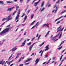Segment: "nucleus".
<instances>
[{
    "label": "nucleus",
    "instance_id": "9",
    "mask_svg": "<svg viewBox=\"0 0 66 66\" xmlns=\"http://www.w3.org/2000/svg\"><path fill=\"white\" fill-rule=\"evenodd\" d=\"M39 60H40V59L39 58L38 59L37 58V59L35 61V65H36L38 63V62H39Z\"/></svg>",
    "mask_w": 66,
    "mask_h": 66
},
{
    "label": "nucleus",
    "instance_id": "5",
    "mask_svg": "<svg viewBox=\"0 0 66 66\" xmlns=\"http://www.w3.org/2000/svg\"><path fill=\"white\" fill-rule=\"evenodd\" d=\"M11 15H9L6 19L7 20H8L6 21V22H7V21H9V20H10L11 19H12L13 18L12 17L11 18Z\"/></svg>",
    "mask_w": 66,
    "mask_h": 66
},
{
    "label": "nucleus",
    "instance_id": "8",
    "mask_svg": "<svg viewBox=\"0 0 66 66\" xmlns=\"http://www.w3.org/2000/svg\"><path fill=\"white\" fill-rule=\"evenodd\" d=\"M14 8H15V7L14 6H13L11 8H8L7 9V11H12V9H14Z\"/></svg>",
    "mask_w": 66,
    "mask_h": 66
},
{
    "label": "nucleus",
    "instance_id": "64",
    "mask_svg": "<svg viewBox=\"0 0 66 66\" xmlns=\"http://www.w3.org/2000/svg\"><path fill=\"white\" fill-rule=\"evenodd\" d=\"M55 11V10H54L52 11V13H53Z\"/></svg>",
    "mask_w": 66,
    "mask_h": 66
},
{
    "label": "nucleus",
    "instance_id": "3",
    "mask_svg": "<svg viewBox=\"0 0 66 66\" xmlns=\"http://www.w3.org/2000/svg\"><path fill=\"white\" fill-rule=\"evenodd\" d=\"M61 27H62V26H61L58 28H57V30H58V29H59L57 30L56 33H58V32H59V31H60V30L62 31H63V30H64V28L63 27L62 28H61Z\"/></svg>",
    "mask_w": 66,
    "mask_h": 66
},
{
    "label": "nucleus",
    "instance_id": "63",
    "mask_svg": "<svg viewBox=\"0 0 66 66\" xmlns=\"http://www.w3.org/2000/svg\"><path fill=\"white\" fill-rule=\"evenodd\" d=\"M13 65H14V64L13 63H12V64H11L10 65V66H13Z\"/></svg>",
    "mask_w": 66,
    "mask_h": 66
},
{
    "label": "nucleus",
    "instance_id": "19",
    "mask_svg": "<svg viewBox=\"0 0 66 66\" xmlns=\"http://www.w3.org/2000/svg\"><path fill=\"white\" fill-rule=\"evenodd\" d=\"M65 12H66V10H64L63 11H62L60 13V14H63Z\"/></svg>",
    "mask_w": 66,
    "mask_h": 66
},
{
    "label": "nucleus",
    "instance_id": "6",
    "mask_svg": "<svg viewBox=\"0 0 66 66\" xmlns=\"http://www.w3.org/2000/svg\"><path fill=\"white\" fill-rule=\"evenodd\" d=\"M39 22H37L35 26H34L32 27L31 29H33V28H35V27H36V28H37V27H38V25H39Z\"/></svg>",
    "mask_w": 66,
    "mask_h": 66
},
{
    "label": "nucleus",
    "instance_id": "18",
    "mask_svg": "<svg viewBox=\"0 0 66 66\" xmlns=\"http://www.w3.org/2000/svg\"><path fill=\"white\" fill-rule=\"evenodd\" d=\"M31 59L30 58V59L28 60H27L24 61V63H27V62H28V61H30L31 60Z\"/></svg>",
    "mask_w": 66,
    "mask_h": 66
},
{
    "label": "nucleus",
    "instance_id": "7",
    "mask_svg": "<svg viewBox=\"0 0 66 66\" xmlns=\"http://www.w3.org/2000/svg\"><path fill=\"white\" fill-rule=\"evenodd\" d=\"M17 48L16 47H14L11 50H10V51H12V52H14V51H15V50H16Z\"/></svg>",
    "mask_w": 66,
    "mask_h": 66
},
{
    "label": "nucleus",
    "instance_id": "33",
    "mask_svg": "<svg viewBox=\"0 0 66 66\" xmlns=\"http://www.w3.org/2000/svg\"><path fill=\"white\" fill-rule=\"evenodd\" d=\"M10 60H9V61H6V62H5V64H6V63H7V64H9V61H10Z\"/></svg>",
    "mask_w": 66,
    "mask_h": 66
},
{
    "label": "nucleus",
    "instance_id": "15",
    "mask_svg": "<svg viewBox=\"0 0 66 66\" xmlns=\"http://www.w3.org/2000/svg\"><path fill=\"white\" fill-rule=\"evenodd\" d=\"M44 4H45V2H44V1H43V2H42V3L41 7H43V6H44Z\"/></svg>",
    "mask_w": 66,
    "mask_h": 66
},
{
    "label": "nucleus",
    "instance_id": "42",
    "mask_svg": "<svg viewBox=\"0 0 66 66\" xmlns=\"http://www.w3.org/2000/svg\"><path fill=\"white\" fill-rule=\"evenodd\" d=\"M61 22V21H59L57 22L56 23V24H59V23H60Z\"/></svg>",
    "mask_w": 66,
    "mask_h": 66
},
{
    "label": "nucleus",
    "instance_id": "59",
    "mask_svg": "<svg viewBox=\"0 0 66 66\" xmlns=\"http://www.w3.org/2000/svg\"><path fill=\"white\" fill-rule=\"evenodd\" d=\"M45 26H46V24H45L43 26V27H45Z\"/></svg>",
    "mask_w": 66,
    "mask_h": 66
},
{
    "label": "nucleus",
    "instance_id": "48",
    "mask_svg": "<svg viewBox=\"0 0 66 66\" xmlns=\"http://www.w3.org/2000/svg\"><path fill=\"white\" fill-rule=\"evenodd\" d=\"M29 64V62L27 63H25V65H28Z\"/></svg>",
    "mask_w": 66,
    "mask_h": 66
},
{
    "label": "nucleus",
    "instance_id": "10",
    "mask_svg": "<svg viewBox=\"0 0 66 66\" xmlns=\"http://www.w3.org/2000/svg\"><path fill=\"white\" fill-rule=\"evenodd\" d=\"M45 48L46 49L44 51H48L49 50V45H48L45 47Z\"/></svg>",
    "mask_w": 66,
    "mask_h": 66
},
{
    "label": "nucleus",
    "instance_id": "14",
    "mask_svg": "<svg viewBox=\"0 0 66 66\" xmlns=\"http://www.w3.org/2000/svg\"><path fill=\"white\" fill-rule=\"evenodd\" d=\"M33 46H30L29 48V51L31 52V50L32 49V48H33Z\"/></svg>",
    "mask_w": 66,
    "mask_h": 66
},
{
    "label": "nucleus",
    "instance_id": "38",
    "mask_svg": "<svg viewBox=\"0 0 66 66\" xmlns=\"http://www.w3.org/2000/svg\"><path fill=\"white\" fill-rule=\"evenodd\" d=\"M21 55V53H19L17 54L18 56H19V55Z\"/></svg>",
    "mask_w": 66,
    "mask_h": 66
},
{
    "label": "nucleus",
    "instance_id": "55",
    "mask_svg": "<svg viewBox=\"0 0 66 66\" xmlns=\"http://www.w3.org/2000/svg\"><path fill=\"white\" fill-rule=\"evenodd\" d=\"M65 50H63V51L61 53H63L64 52V51H65Z\"/></svg>",
    "mask_w": 66,
    "mask_h": 66
},
{
    "label": "nucleus",
    "instance_id": "45",
    "mask_svg": "<svg viewBox=\"0 0 66 66\" xmlns=\"http://www.w3.org/2000/svg\"><path fill=\"white\" fill-rule=\"evenodd\" d=\"M4 22L1 26V27H2V26H3V25H4V24L5 23V22Z\"/></svg>",
    "mask_w": 66,
    "mask_h": 66
},
{
    "label": "nucleus",
    "instance_id": "11",
    "mask_svg": "<svg viewBox=\"0 0 66 66\" xmlns=\"http://www.w3.org/2000/svg\"><path fill=\"white\" fill-rule=\"evenodd\" d=\"M27 40H25L24 41L23 43L22 44V45H21V47H22L23 46H24V45H25V44H26V42Z\"/></svg>",
    "mask_w": 66,
    "mask_h": 66
},
{
    "label": "nucleus",
    "instance_id": "47",
    "mask_svg": "<svg viewBox=\"0 0 66 66\" xmlns=\"http://www.w3.org/2000/svg\"><path fill=\"white\" fill-rule=\"evenodd\" d=\"M21 58H20V59L19 60V61H18V62L19 63V62H20V61H21Z\"/></svg>",
    "mask_w": 66,
    "mask_h": 66
},
{
    "label": "nucleus",
    "instance_id": "49",
    "mask_svg": "<svg viewBox=\"0 0 66 66\" xmlns=\"http://www.w3.org/2000/svg\"><path fill=\"white\" fill-rule=\"evenodd\" d=\"M10 26H11V24H10L9 25H8L7 27L6 28H8V27H10Z\"/></svg>",
    "mask_w": 66,
    "mask_h": 66
},
{
    "label": "nucleus",
    "instance_id": "37",
    "mask_svg": "<svg viewBox=\"0 0 66 66\" xmlns=\"http://www.w3.org/2000/svg\"><path fill=\"white\" fill-rule=\"evenodd\" d=\"M62 32H61L60 35V36L59 37V38H61V37L62 36Z\"/></svg>",
    "mask_w": 66,
    "mask_h": 66
},
{
    "label": "nucleus",
    "instance_id": "35",
    "mask_svg": "<svg viewBox=\"0 0 66 66\" xmlns=\"http://www.w3.org/2000/svg\"><path fill=\"white\" fill-rule=\"evenodd\" d=\"M16 12H17V11H14L13 13V14H12V15L13 16V15H14L16 13Z\"/></svg>",
    "mask_w": 66,
    "mask_h": 66
},
{
    "label": "nucleus",
    "instance_id": "56",
    "mask_svg": "<svg viewBox=\"0 0 66 66\" xmlns=\"http://www.w3.org/2000/svg\"><path fill=\"white\" fill-rule=\"evenodd\" d=\"M23 65V64H21L19 65L20 66H22Z\"/></svg>",
    "mask_w": 66,
    "mask_h": 66
},
{
    "label": "nucleus",
    "instance_id": "23",
    "mask_svg": "<svg viewBox=\"0 0 66 66\" xmlns=\"http://www.w3.org/2000/svg\"><path fill=\"white\" fill-rule=\"evenodd\" d=\"M36 21H33L32 23H31L30 25V26H32V25H33L34 24V23H35V22Z\"/></svg>",
    "mask_w": 66,
    "mask_h": 66
},
{
    "label": "nucleus",
    "instance_id": "2",
    "mask_svg": "<svg viewBox=\"0 0 66 66\" xmlns=\"http://www.w3.org/2000/svg\"><path fill=\"white\" fill-rule=\"evenodd\" d=\"M18 14L17 15V16L16 17L15 20L16 21V22H17L19 21V14H20V10H19L18 12ZM17 20V21H16Z\"/></svg>",
    "mask_w": 66,
    "mask_h": 66
},
{
    "label": "nucleus",
    "instance_id": "39",
    "mask_svg": "<svg viewBox=\"0 0 66 66\" xmlns=\"http://www.w3.org/2000/svg\"><path fill=\"white\" fill-rule=\"evenodd\" d=\"M25 15V14H24V13H23L22 15L21 16V17H23V16H24Z\"/></svg>",
    "mask_w": 66,
    "mask_h": 66
},
{
    "label": "nucleus",
    "instance_id": "1",
    "mask_svg": "<svg viewBox=\"0 0 66 66\" xmlns=\"http://www.w3.org/2000/svg\"><path fill=\"white\" fill-rule=\"evenodd\" d=\"M10 30H11V28H8L5 29L0 33V35H3L4 34H5V33L7 32H9Z\"/></svg>",
    "mask_w": 66,
    "mask_h": 66
},
{
    "label": "nucleus",
    "instance_id": "4",
    "mask_svg": "<svg viewBox=\"0 0 66 66\" xmlns=\"http://www.w3.org/2000/svg\"><path fill=\"white\" fill-rule=\"evenodd\" d=\"M59 34H58L56 36L54 37H53L52 39V40H53V42H54H54H55V41H56V40H58L59 39H57L56 40V39H55V38H56V37H57V36H59Z\"/></svg>",
    "mask_w": 66,
    "mask_h": 66
},
{
    "label": "nucleus",
    "instance_id": "22",
    "mask_svg": "<svg viewBox=\"0 0 66 66\" xmlns=\"http://www.w3.org/2000/svg\"><path fill=\"white\" fill-rule=\"evenodd\" d=\"M6 2L7 3H13V2H12V1L10 2V1H6Z\"/></svg>",
    "mask_w": 66,
    "mask_h": 66
},
{
    "label": "nucleus",
    "instance_id": "44",
    "mask_svg": "<svg viewBox=\"0 0 66 66\" xmlns=\"http://www.w3.org/2000/svg\"><path fill=\"white\" fill-rule=\"evenodd\" d=\"M63 55H62L61 57H60V61H61V60L62 59V57H63Z\"/></svg>",
    "mask_w": 66,
    "mask_h": 66
},
{
    "label": "nucleus",
    "instance_id": "40",
    "mask_svg": "<svg viewBox=\"0 0 66 66\" xmlns=\"http://www.w3.org/2000/svg\"><path fill=\"white\" fill-rule=\"evenodd\" d=\"M45 10V8L43 7V8L42 9V10H41L40 12H42L43 11V10Z\"/></svg>",
    "mask_w": 66,
    "mask_h": 66
},
{
    "label": "nucleus",
    "instance_id": "52",
    "mask_svg": "<svg viewBox=\"0 0 66 66\" xmlns=\"http://www.w3.org/2000/svg\"><path fill=\"white\" fill-rule=\"evenodd\" d=\"M59 2H60V0H59L58 1L56 2V4L57 3H59Z\"/></svg>",
    "mask_w": 66,
    "mask_h": 66
},
{
    "label": "nucleus",
    "instance_id": "31",
    "mask_svg": "<svg viewBox=\"0 0 66 66\" xmlns=\"http://www.w3.org/2000/svg\"><path fill=\"white\" fill-rule=\"evenodd\" d=\"M5 20H7L5 18H4L3 19L2 21H4Z\"/></svg>",
    "mask_w": 66,
    "mask_h": 66
},
{
    "label": "nucleus",
    "instance_id": "41",
    "mask_svg": "<svg viewBox=\"0 0 66 66\" xmlns=\"http://www.w3.org/2000/svg\"><path fill=\"white\" fill-rule=\"evenodd\" d=\"M5 40H3V41L2 43H0V44H1V45H2V44H3V43H4V41H5Z\"/></svg>",
    "mask_w": 66,
    "mask_h": 66
},
{
    "label": "nucleus",
    "instance_id": "30",
    "mask_svg": "<svg viewBox=\"0 0 66 66\" xmlns=\"http://www.w3.org/2000/svg\"><path fill=\"white\" fill-rule=\"evenodd\" d=\"M27 16H25V17L24 18V20H27Z\"/></svg>",
    "mask_w": 66,
    "mask_h": 66
},
{
    "label": "nucleus",
    "instance_id": "25",
    "mask_svg": "<svg viewBox=\"0 0 66 66\" xmlns=\"http://www.w3.org/2000/svg\"><path fill=\"white\" fill-rule=\"evenodd\" d=\"M44 42H43L41 44L39 45V46H40V47H41V46H43V45L44 44Z\"/></svg>",
    "mask_w": 66,
    "mask_h": 66
},
{
    "label": "nucleus",
    "instance_id": "46",
    "mask_svg": "<svg viewBox=\"0 0 66 66\" xmlns=\"http://www.w3.org/2000/svg\"><path fill=\"white\" fill-rule=\"evenodd\" d=\"M4 22L1 26V27H2V26H3V25H4V24L5 23V22Z\"/></svg>",
    "mask_w": 66,
    "mask_h": 66
},
{
    "label": "nucleus",
    "instance_id": "27",
    "mask_svg": "<svg viewBox=\"0 0 66 66\" xmlns=\"http://www.w3.org/2000/svg\"><path fill=\"white\" fill-rule=\"evenodd\" d=\"M16 10H18L19 8V7L18 6H16Z\"/></svg>",
    "mask_w": 66,
    "mask_h": 66
},
{
    "label": "nucleus",
    "instance_id": "57",
    "mask_svg": "<svg viewBox=\"0 0 66 66\" xmlns=\"http://www.w3.org/2000/svg\"><path fill=\"white\" fill-rule=\"evenodd\" d=\"M20 1L21 3L22 2V1H23V0H20Z\"/></svg>",
    "mask_w": 66,
    "mask_h": 66
},
{
    "label": "nucleus",
    "instance_id": "32",
    "mask_svg": "<svg viewBox=\"0 0 66 66\" xmlns=\"http://www.w3.org/2000/svg\"><path fill=\"white\" fill-rule=\"evenodd\" d=\"M62 47H63V46H62L60 47L59 48H57V50H58V49H59V50H60V49H61Z\"/></svg>",
    "mask_w": 66,
    "mask_h": 66
},
{
    "label": "nucleus",
    "instance_id": "36",
    "mask_svg": "<svg viewBox=\"0 0 66 66\" xmlns=\"http://www.w3.org/2000/svg\"><path fill=\"white\" fill-rule=\"evenodd\" d=\"M16 12H17V11H14L13 13V14H12V15L13 16V15H14L16 13Z\"/></svg>",
    "mask_w": 66,
    "mask_h": 66
},
{
    "label": "nucleus",
    "instance_id": "50",
    "mask_svg": "<svg viewBox=\"0 0 66 66\" xmlns=\"http://www.w3.org/2000/svg\"><path fill=\"white\" fill-rule=\"evenodd\" d=\"M63 62V61L62 60V61H61V63L59 65V66H61V65H62V63Z\"/></svg>",
    "mask_w": 66,
    "mask_h": 66
},
{
    "label": "nucleus",
    "instance_id": "17",
    "mask_svg": "<svg viewBox=\"0 0 66 66\" xmlns=\"http://www.w3.org/2000/svg\"><path fill=\"white\" fill-rule=\"evenodd\" d=\"M14 52H13L11 55V56L9 57V60H11L12 59H10V58H11V57H12V55H13V54H14Z\"/></svg>",
    "mask_w": 66,
    "mask_h": 66
},
{
    "label": "nucleus",
    "instance_id": "58",
    "mask_svg": "<svg viewBox=\"0 0 66 66\" xmlns=\"http://www.w3.org/2000/svg\"><path fill=\"white\" fill-rule=\"evenodd\" d=\"M34 38H35V37H34L32 39L31 41H33V40H34Z\"/></svg>",
    "mask_w": 66,
    "mask_h": 66
},
{
    "label": "nucleus",
    "instance_id": "51",
    "mask_svg": "<svg viewBox=\"0 0 66 66\" xmlns=\"http://www.w3.org/2000/svg\"><path fill=\"white\" fill-rule=\"evenodd\" d=\"M45 26H49V23H48L46 24H45Z\"/></svg>",
    "mask_w": 66,
    "mask_h": 66
},
{
    "label": "nucleus",
    "instance_id": "16",
    "mask_svg": "<svg viewBox=\"0 0 66 66\" xmlns=\"http://www.w3.org/2000/svg\"><path fill=\"white\" fill-rule=\"evenodd\" d=\"M3 2H4L2 1H0V3H1V4L2 5H3V4L4 5H5V4Z\"/></svg>",
    "mask_w": 66,
    "mask_h": 66
},
{
    "label": "nucleus",
    "instance_id": "34",
    "mask_svg": "<svg viewBox=\"0 0 66 66\" xmlns=\"http://www.w3.org/2000/svg\"><path fill=\"white\" fill-rule=\"evenodd\" d=\"M41 36V35H40L38 37V38L37 39H38V40L39 39V38H40V36Z\"/></svg>",
    "mask_w": 66,
    "mask_h": 66
},
{
    "label": "nucleus",
    "instance_id": "29",
    "mask_svg": "<svg viewBox=\"0 0 66 66\" xmlns=\"http://www.w3.org/2000/svg\"><path fill=\"white\" fill-rule=\"evenodd\" d=\"M36 8H37L36 9V10H34V11H33L34 13H35V12H36V11H37V9H38V7H36Z\"/></svg>",
    "mask_w": 66,
    "mask_h": 66
},
{
    "label": "nucleus",
    "instance_id": "13",
    "mask_svg": "<svg viewBox=\"0 0 66 66\" xmlns=\"http://www.w3.org/2000/svg\"><path fill=\"white\" fill-rule=\"evenodd\" d=\"M5 63V61H4L3 62V61L2 60V61H1L0 62V64H2V65H4V63Z\"/></svg>",
    "mask_w": 66,
    "mask_h": 66
},
{
    "label": "nucleus",
    "instance_id": "60",
    "mask_svg": "<svg viewBox=\"0 0 66 66\" xmlns=\"http://www.w3.org/2000/svg\"><path fill=\"white\" fill-rule=\"evenodd\" d=\"M26 34H27V32H25L24 33V35H26Z\"/></svg>",
    "mask_w": 66,
    "mask_h": 66
},
{
    "label": "nucleus",
    "instance_id": "53",
    "mask_svg": "<svg viewBox=\"0 0 66 66\" xmlns=\"http://www.w3.org/2000/svg\"><path fill=\"white\" fill-rule=\"evenodd\" d=\"M35 43H34L32 45H31V46H32V47H33L34 45H35Z\"/></svg>",
    "mask_w": 66,
    "mask_h": 66
},
{
    "label": "nucleus",
    "instance_id": "26",
    "mask_svg": "<svg viewBox=\"0 0 66 66\" xmlns=\"http://www.w3.org/2000/svg\"><path fill=\"white\" fill-rule=\"evenodd\" d=\"M49 33V32L48 31L47 33V34L45 36V37H46L47 36V35H48Z\"/></svg>",
    "mask_w": 66,
    "mask_h": 66
},
{
    "label": "nucleus",
    "instance_id": "24",
    "mask_svg": "<svg viewBox=\"0 0 66 66\" xmlns=\"http://www.w3.org/2000/svg\"><path fill=\"white\" fill-rule=\"evenodd\" d=\"M64 43V41H63L59 45V46H58V47H60V46H61V45L62 44H63V43Z\"/></svg>",
    "mask_w": 66,
    "mask_h": 66
},
{
    "label": "nucleus",
    "instance_id": "20",
    "mask_svg": "<svg viewBox=\"0 0 66 66\" xmlns=\"http://www.w3.org/2000/svg\"><path fill=\"white\" fill-rule=\"evenodd\" d=\"M34 14H32L31 15V19H32V18H33V17H34Z\"/></svg>",
    "mask_w": 66,
    "mask_h": 66
},
{
    "label": "nucleus",
    "instance_id": "62",
    "mask_svg": "<svg viewBox=\"0 0 66 66\" xmlns=\"http://www.w3.org/2000/svg\"><path fill=\"white\" fill-rule=\"evenodd\" d=\"M48 57V55H46V56H45V57Z\"/></svg>",
    "mask_w": 66,
    "mask_h": 66
},
{
    "label": "nucleus",
    "instance_id": "28",
    "mask_svg": "<svg viewBox=\"0 0 66 66\" xmlns=\"http://www.w3.org/2000/svg\"><path fill=\"white\" fill-rule=\"evenodd\" d=\"M31 42H30L29 43H27V45H28V46H29V45H31Z\"/></svg>",
    "mask_w": 66,
    "mask_h": 66
},
{
    "label": "nucleus",
    "instance_id": "43",
    "mask_svg": "<svg viewBox=\"0 0 66 66\" xmlns=\"http://www.w3.org/2000/svg\"><path fill=\"white\" fill-rule=\"evenodd\" d=\"M25 25H26V23L25 24H22L21 25V26H22L23 27H24Z\"/></svg>",
    "mask_w": 66,
    "mask_h": 66
},
{
    "label": "nucleus",
    "instance_id": "12",
    "mask_svg": "<svg viewBox=\"0 0 66 66\" xmlns=\"http://www.w3.org/2000/svg\"><path fill=\"white\" fill-rule=\"evenodd\" d=\"M64 16H61L59 18L56 19L55 20V22H56V21H57V20H59V19H61V18H63V17H64Z\"/></svg>",
    "mask_w": 66,
    "mask_h": 66
},
{
    "label": "nucleus",
    "instance_id": "21",
    "mask_svg": "<svg viewBox=\"0 0 66 66\" xmlns=\"http://www.w3.org/2000/svg\"><path fill=\"white\" fill-rule=\"evenodd\" d=\"M38 4V2H37L35 3L34 4V5L35 6H36V5H37Z\"/></svg>",
    "mask_w": 66,
    "mask_h": 66
},
{
    "label": "nucleus",
    "instance_id": "54",
    "mask_svg": "<svg viewBox=\"0 0 66 66\" xmlns=\"http://www.w3.org/2000/svg\"><path fill=\"white\" fill-rule=\"evenodd\" d=\"M38 36V34H37V36H36V37H37Z\"/></svg>",
    "mask_w": 66,
    "mask_h": 66
},
{
    "label": "nucleus",
    "instance_id": "61",
    "mask_svg": "<svg viewBox=\"0 0 66 66\" xmlns=\"http://www.w3.org/2000/svg\"><path fill=\"white\" fill-rule=\"evenodd\" d=\"M51 6V4L49 5L48 6V7H49V6Z\"/></svg>",
    "mask_w": 66,
    "mask_h": 66
}]
</instances>
